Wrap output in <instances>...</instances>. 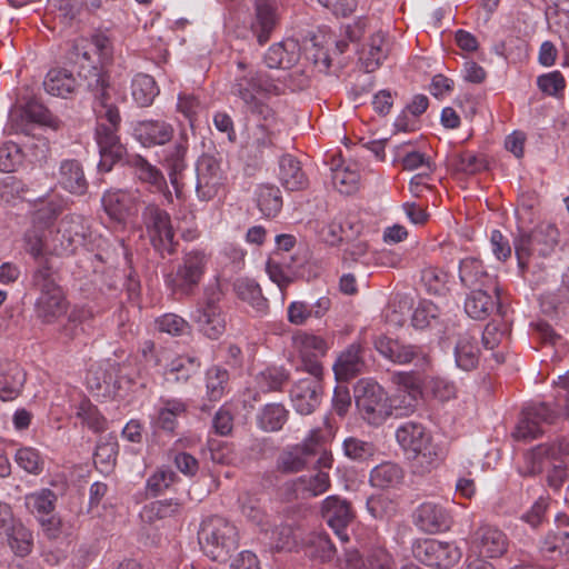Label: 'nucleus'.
<instances>
[{
  "label": "nucleus",
  "mask_w": 569,
  "mask_h": 569,
  "mask_svg": "<svg viewBox=\"0 0 569 569\" xmlns=\"http://www.w3.org/2000/svg\"><path fill=\"white\" fill-rule=\"evenodd\" d=\"M281 92L279 83L267 72L257 70L243 61L237 63L230 83V94L240 103L243 112L270 119L268 99Z\"/></svg>",
  "instance_id": "nucleus-1"
},
{
  "label": "nucleus",
  "mask_w": 569,
  "mask_h": 569,
  "mask_svg": "<svg viewBox=\"0 0 569 569\" xmlns=\"http://www.w3.org/2000/svg\"><path fill=\"white\" fill-rule=\"evenodd\" d=\"M560 232L552 223H540L530 232L515 238L513 247L518 269L522 277L531 273L536 283L546 280V266L541 260L550 258L559 246Z\"/></svg>",
  "instance_id": "nucleus-2"
},
{
  "label": "nucleus",
  "mask_w": 569,
  "mask_h": 569,
  "mask_svg": "<svg viewBox=\"0 0 569 569\" xmlns=\"http://www.w3.org/2000/svg\"><path fill=\"white\" fill-rule=\"evenodd\" d=\"M32 288L38 292L34 311L43 322L51 323L67 313L68 302L56 276L47 262L32 274Z\"/></svg>",
  "instance_id": "nucleus-3"
},
{
  "label": "nucleus",
  "mask_w": 569,
  "mask_h": 569,
  "mask_svg": "<svg viewBox=\"0 0 569 569\" xmlns=\"http://www.w3.org/2000/svg\"><path fill=\"white\" fill-rule=\"evenodd\" d=\"M400 447L413 459V471L426 473L431 471L439 461L438 447L432 443L430 433L417 422H406L396 431Z\"/></svg>",
  "instance_id": "nucleus-4"
},
{
  "label": "nucleus",
  "mask_w": 569,
  "mask_h": 569,
  "mask_svg": "<svg viewBox=\"0 0 569 569\" xmlns=\"http://www.w3.org/2000/svg\"><path fill=\"white\" fill-rule=\"evenodd\" d=\"M198 541L204 555L212 560H220L237 548L238 531L227 519L212 516L202 521Z\"/></svg>",
  "instance_id": "nucleus-5"
},
{
  "label": "nucleus",
  "mask_w": 569,
  "mask_h": 569,
  "mask_svg": "<svg viewBox=\"0 0 569 569\" xmlns=\"http://www.w3.org/2000/svg\"><path fill=\"white\" fill-rule=\"evenodd\" d=\"M68 58L80 66L79 74L87 81L86 76H90L91 70L104 72L103 66L112 58V46L103 34H96L91 39L78 38L73 41Z\"/></svg>",
  "instance_id": "nucleus-6"
},
{
  "label": "nucleus",
  "mask_w": 569,
  "mask_h": 569,
  "mask_svg": "<svg viewBox=\"0 0 569 569\" xmlns=\"http://www.w3.org/2000/svg\"><path fill=\"white\" fill-rule=\"evenodd\" d=\"M355 391L359 413L370 426L379 427L393 416L389 395L378 382L362 379Z\"/></svg>",
  "instance_id": "nucleus-7"
},
{
  "label": "nucleus",
  "mask_w": 569,
  "mask_h": 569,
  "mask_svg": "<svg viewBox=\"0 0 569 569\" xmlns=\"http://www.w3.org/2000/svg\"><path fill=\"white\" fill-rule=\"evenodd\" d=\"M210 254L199 248L184 251L176 270L168 276V282L176 292L190 295L203 278Z\"/></svg>",
  "instance_id": "nucleus-8"
},
{
  "label": "nucleus",
  "mask_w": 569,
  "mask_h": 569,
  "mask_svg": "<svg viewBox=\"0 0 569 569\" xmlns=\"http://www.w3.org/2000/svg\"><path fill=\"white\" fill-rule=\"evenodd\" d=\"M142 222L153 248L162 256L176 250L174 230L170 214L154 203H149L142 211Z\"/></svg>",
  "instance_id": "nucleus-9"
},
{
  "label": "nucleus",
  "mask_w": 569,
  "mask_h": 569,
  "mask_svg": "<svg viewBox=\"0 0 569 569\" xmlns=\"http://www.w3.org/2000/svg\"><path fill=\"white\" fill-rule=\"evenodd\" d=\"M220 300L221 292L218 288H207L203 300L191 315L200 331L210 339L220 338L226 330V317L219 305Z\"/></svg>",
  "instance_id": "nucleus-10"
},
{
  "label": "nucleus",
  "mask_w": 569,
  "mask_h": 569,
  "mask_svg": "<svg viewBox=\"0 0 569 569\" xmlns=\"http://www.w3.org/2000/svg\"><path fill=\"white\" fill-rule=\"evenodd\" d=\"M393 386L392 395L389 396L391 408L396 417L411 415L421 395V383L416 373L411 371H396L390 376Z\"/></svg>",
  "instance_id": "nucleus-11"
},
{
  "label": "nucleus",
  "mask_w": 569,
  "mask_h": 569,
  "mask_svg": "<svg viewBox=\"0 0 569 569\" xmlns=\"http://www.w3.org/2000/svg\"><path fill=\"white\" fill-rule=\"evenodd\" d=\"M292 348L300 360L298 370L322 377L323 368L320 358L328 351V343L323 338L301 331L292 337Z\"/></svg>",
  "instance_id": "nucleus-12"
},
{
  "label": "nucleus",
  "mask_w": 569,
  "mask_h": 569,
  "mask_svg": "<svg viewBox=\"0 0 569 569\" xmlns=\"http://www.w3.org/2000/svg\"><path fill=\"white\" fill-rule=\"evenodd\" d=\"M375 348L383 358L396 365L413 363L416 367L426 368L430 363L429 353L421 346L408 345L380 336L375 340Z\"/></svg>",
  "instance_id": "nucleus-13"
},
{
  "label": "nucleus",
  "mask_w": 569,
  "mask_h": 569,
  "mask_svg": "<svg viewBox=\"0 0 569 569\" xmlns=\"http://www.w3.org/2000/svg\"><path fill=\"white\" fill-rule=\"evenodd\" d=\"M221 157L203 153L196 163V191L201 200H211L226 182V174L221 168Z\"/></svg>",
  "instance_id": "nucleus-14"
},
{
  "label": "nucleus",
  "mask_w": 569,
  "mask_h": 569,
  "mask_svg": "<svg viewBox=\"0 0 569 569\" xmlns=\"http://www.w3.org/2000/svg\"><path fill=\"white\" fill-rule=\"evenodd\" d=\"M415 557L429 567L448 569L461 559L462 552L453 542L425 539L413 549Z\"/></svg>",
  "instance_id": "nucleus-15"
},
{
  "label": "nucleus",
  "mask_w": 569,
  "mask_h": 569,
  "mask_svg": "<svg viewBox=\"0 0 569 569\" xmlns=\"http://www.w3.org/2000/svg\"><path fill=\"white\" fill-rule=\"evenodd\" d=\"M84 222V218L78 214L62 218L56 233L52 234V251L57 254H63L73 252L78 246H81L88 232Z\"/></svg>",
  "instance_id": "nucleus-16"
},
{
  "label": "nucleus",
  "mask_w": 569,
  "mask_h": 569,
  "mask_svg": "<svg viewBox=\"0 0 569 569\" xmlns=\"http://www.w3.org/2000/svg\"><path fill=\"white\" fill-rule=\"evenodd\" d=\"M87 77L88 88L94 92L96 102L93 110L99 122L107 121V126L119 127L121 117L116 106L108 103L109 94V79L106 72H100L98 69L90 71Z\"/></svg>",
  "instance_id": "nucleus-17"
},
{
  "label": "nucleus",
  "mask_w": 569,
  "mask_h": 569,
  "mask_svg": "<svg viewBox=\"0 0 569 569\" xmlns=\"http://www.w3.org/2000/svg\"><path fill=\"white\" fill-rule=\"evenodd\" d=\"M556 413L546 403L531 405L523 409L512 436L516 440L531 441L543 433V426L553 421Z\"/></svg>",
  "instance_id": "nucleus-18"
},
{
  "label": "nucleus",
  "mask_w": 569,
  "mask_h": 569,
  "mask_svg": "<svg viewBox=\"0 0 569 569\" xmlns=\"http://www.w3.org/2000/svg\"><path fill=\"white\" fill-rule=\"evenodd\" d=\"M413 521L421 531L433 535L448 531L453 518L442 503L427 501L417 507Z\"/></svg>",
  "instance_id": "nucleus-19"
},
{
  "label": "nucleus",
  "mask_w": 569,
  "mask_h": 569,
  "mask_svg": "<svg viewBox=\"0 0 569 569\" xmlns=\"http://www.w3.org/2000/svg\"><path fill=\"white\" fill-rule=\"evenodd\" d=\"M280 22V9L276 0H253L251 31L259 44L269 41L271 33Z\"/></svg>",
  "instance_id": "nucleus-20"
},
{
  "label": "nucleus",
  "mask_w": 569,
  "mask_h": 569,
  "mask_svg": "<svg viewBox=\"0 0 569 569\" xmlns=\"http://www.w3.org/2000/svg\"><path fill=\"white\" fill-rule=\"evenodd\" d=\"M321 515L337 537L342 542H347L349 540L347 527L353 518L350 503L339 496H329L321 503Z\"/></svg>",
  "instance_id": "nucleus-21"
},
{
  "label": "nucleus",
  "mask_w": 569,
  "mask_h": 569,
  "mask_svg": "<svg viewBox=\"0 0 569 569\" xmlns=\"http://www.w3.org/2000/svg\"><path fill=\"white\" fill-rule=\"evenodd\" d=\"M322 377L310 375L308 378L298 380L291 389L290 396L293 408L300 415H310L319 406L322 387Z\"/></svg>",
  "instance_id": "nucleus-22"
},
{
  "label": "nucleus",
  "mask_w": 569,
  "mask_h": 569,
  "mask_svg": "<svg viewBox=\"0 0 569 569\" xmlns=\"http://www.w3.org/2000/svg\"><path fill=\"white\" fill-rule=\"evenodd\" d=\"M257 119L258 123L249 130L246 141V148L250 152H253L256 157L276 147L279 131L273 110H271L270 119H266L264 117H257Z\"/></svg>",
  "instance_id": "nucleus-23"
},
{
  "label": "nucleus",
  "mask_w": 569,
  "mask_h": 569,
  "mask_svg": "<svg viewBox=\"0 0 569 569\" xmlns=\"http://www.w3.org/2000/svg\"><path fill=\"white\" fill-rule=\"evenodd\" d=\"M472 546L481 556L499 558L507 552L509 540L507 535L499 528L483 525L475 531Z\"/></svg>",
  "instance_id": "nucleus-24"
},
{
  "label": "nucleus",
  "mask_w": 569,
  "mask_h": 569,
  "mask_svg": "<svg viewBox=\"0 0 569 569\" xmlns=\"http://www.w3.org/2000/svg\"><path fill=\"white\" fill-rule=\"evenodd\" d=\"M132 134L143 147L162 146L173 136V128L162 120H141L132 126Z\"/></svg>",
  "instance_id": "nucleus-25"
},
{
  "label": "nucleus",
  "mask_w": 569,
  "mask_h": 569,
  "mask_svg": "<svg viewBox=\"0 0 569 569\" xmlns=\"http://www.w3.org/2000/svg\"><path fill=\"white\" fill-rule=\"evenodd\" d=\"M495 310L500 311L498 290L477 287L466 298L465 311L470 318L483 320Z\"/></svg>",
  "instance_id": "nucleus-26"
},
{
  "label": "nucleus",
  "mask_w": 569,
  "mask_h": 569,
  "mask_svg": "<svg viewBox=\"0 0 569 569\" xmlns=\"http://www.w3.org/2000/svg\"><path fill=\"white\" fill-rule=\"evenodd\" d=\"M138 197L126 190H110L102 196V206L107 214L116 220L123 221L138 210Z\"/></svg>",
  "instance_id": "nucleus-27"
},
{
  "label": "nucleus",
  "mask_w": 569,
  "mask_h": 569,
  "mask_svg": "<svg viewBox=\"0 0 569 569\" xmlns=\"http://www.w3.org/2000/svg\"><path fill=\"white\" fill-rule=\"evenodd\" d=\"M128 164L133 170L134 177L142 183H148L154 190L163 192L168 202L172 201V194L168 190L163 173L140 154H132Z\"/></svg>",
  "instance_id": "nucleus-28"
},
{
  "label": "nucleus",
  "mask_w": 569,
  "mask_h": 569,
  "mask_svg": "<svg viewBox=\"0 0 569 569\" xmlns=\"http://www.w3.org/2000/svg\"><path fill=\"white\" fill-rule=\"evenodd\" d=\"M361 353V345L353 342L338 356L332 367L338 380L348 381L363 371L365 360Z\"/></svg>",
  "instance_id": "nucleus-29"
},
{
  "label": "nucleus",
  "mask_w": 569,
  "mask_h": 569,
  "mask_svg": "<svg viewBox=\"0 0 569 569\" xmlns=\"http://www.w3.org/2000/svg\"><path fill=\"white\" fill-rule=\"evenodd\" d=\"M26 382V372L13 361L0 362V399L9 401L16 399Z\"/></svg>",
  "instance_id": "nucleus-30"
},
{
  "label": "nucleus",
  "mask_w": 569,
  "mask_h": 569,
  "mask_svg": "<svg viewBox=\"0 0 569 569\" xmlns=\"http://www.w3.org/2000/svg\"><path fill=\"white\" fill-rule=\"evenodd\" d=\"M300 59V44L296 39H286L272 44L264 54V62L269 68L288 69Z\"/></svg>",
  "instance_id": "nucleus-31"
},
{
  "label": "nucleus",
  "mask_w": 569,
  "mask_h": 569,
  "mask_svg": "<svg viewBox=\"0 0 569 569\" xmlns=\"http://www.w3.org/2000/svg\"><path fill=\"white\" fill-rule=\"evenodd\" d=\"M459 278L465 287H488L492 292L497 291L495 280L485 270L482 262L475 257H467L460 261Z\"/></svg>",
  "instance_id": "nucleus-32"
},
{
  "label": "nucleus",
  "mask_w": 569,
  "mask_h": 569,
  "mask_svg": "<svg viewBox=\"0 0 569 569\" xmlns=\"http://www.w3.org/2000/svg\"><path fill=\"white\" fill-rule=\"evenodd\" d=\"M362 229L363 226L356 218H349L345 223L336 220L325 223L320 227L318 233L323 242L336 246L355 236H359Z\"/></svg>",
  "instance_id": "nucleus-33"
},
{
  "label": "nucleus",
  "mask_w": 569,
  "mask_h": 569,
  "mask_svg": "<svg viewBox=\"0 0 569 569\" xmlns=\"http://www.w3.org/2000/svg\"><path fill=\"white\" fill-rule=\"evenodd\" d=\"M187 411V405L180 399L160 398L152 421L157 428L173 432L177 428V420Z\"/></svg>",
  "instance_id": "nucleus-34"
},
{
  "label": "nucleus",
  "mask_w": 569,
  "mask_h": 569,
  "mask_svg": "<svg viewBox=\"0 0 569 569\" xmlns=\"http://www.w3.org/2000/svg\"><path fill=\"white\" fill-rule=\"evenodd\" d=\"M311 458L307 445L288 446L279 453L276 467L282 473H297L307 468Z\"/></svg>",
  "instance_id": "nucleus-35"
},
{
  "label": "nucleus",
  "mask_w": 569,
  "mask_h": 569,
  "mask_svg": "<svg viewBox=\"0 0 569 569\" xmlns=\"http://www.w3.org/2000/svg\"><path fill=\"white\" fill-rule=\"evenodd\" d=\"M388 56V42L386 33H373L366 47L360 52V62L366 72L377 70Z\"/></svg>",
  "instance_id": "nucleus-36"
},
{
  "label": "nucleus",
  "mask_w": 569,
  "mask_h": 569,
  "mask_svg": "<svg viewBox=\"0 0 569 569\" xmlns=\"http://www.w3.org/2000/svg\"><path fill=\"white\" fill-rule=\"evenodd\" d=\"M278 176L282 187L289 191L302 190L308 186V179L300 162L290 154L280 158Z\"/></svg>",
  "instance_id": "nucleus-37"
},
{
  "label": "nucleus",
  "mask_w": 569,
  "mask_h": 569,
  "mask_svg": "<svg viewBox=\"0 0 569 569\" xmlns=\"http://www.w3.org/2000/svg\"><path fill=\"white\" fill-rule=\"evenodd\" d=\"M58 181L63 189L74 194H83L88 189L82 166L73 159L61 162Z\"/></svg>",
  "instance_id": "nucleus-38"
},
{
  "label": "nucleus",
  "mask_w": 569,
  "mask_h": 569,
  "mask_svg": "<svg viewBox=\"0 0 569 569\" xmlns=\"http://www.w3.org/2000/svg\"><path fill=\"white\" fill-rule=\"evenodd\" d=\"M556 457V447L542 443L525 455L523 466L519 469L522 476H536L539 475L547 465L553 462Z\"/></svg>",
  "instance_id": "nucleus-39"
},
{
  "label": "nucleus",
  "mask_w": 569,
  "mask_h": 569,
  "mask_svg": "<svg viewBox=\"0 0 569 569\" xmlns=\"http://www.w3.org/2000/svg\"><path fill=\"white\" fill-rule=\"evenodd\" d=\"M77 87L72 72L66 69H51L43 81L44 90L54 97L67 98Z\"/></svg>",
  "instance_id": "nucleus-40"
},
{
  "label": "nucleus",
  "mask_w": 569,
  "mask_h": 569,
  "mask_svg": "<svg viewBox=\"0 0 569 569\" xmlns=\"http://www.w3.org/2000/svg\"><path fill=\"white\" fill-rule=\"evenodd\" d=\"M297 495L302 498L317 497L330 488V476L325 470H318L311 475H305L293 481Z\"/></svg>",
  "instance_id": "nucleus-41"
},
{
  "label": "nucleus",
  "mask_w": 569,
  "mask_h": 569,
  "mask_svg": "<svg viewBox=\"0 0 569 569\" xmlns=\"http://www.w3.org/2000/svg\"><path fill=\"white\" fill-rule=\"evenodd\" d=\"M289 411L281 403H268L257 413V426L264 432H277L288 421Z\"/></svg>",
  "instance_id": "nucleus-42"
},
{
  "label": "nucleus",
  "mask_w": 569,
  "mask_h": 569,
  "mask_svg": "<svg viewBox=\"0 0 569 569\" xmlns=\"http://www.w3.org/2000/svg\"><path fill=\"white\" fill-rule=\"evenodd\" d=\"M118 127L107 126L104 122H98L96 129V138L100 148L102 161L100 167H106L104 160L108 157L119 158L122 153V148L119 144V138L117 136Z\"/></svg>",
  "instance_id": "nucleus-43"
},
{
  "label": "nucleus",
  "mask_w": 569,
  "mask_h": 569,
  "mask_svg": "<svg viewBox=\"0 0 569 569\" xmlns=\"http://www.w3.org/2000/svg\"><path fill=\"white\" fill-rule=\"evenodd\" d=\"M456 365L465 371L475 369L479 361V348L476 338L469 333L459 337L455 348Z\"/></svg>",
  "instance_id": "nucleus-44"
},
{
  "label": "nucleus",
  "mask_w": 569,
  "mask_h": 569,
  "mask_svg": "<svg viewBox=\"0 0 569 569\" xmlns=\"http://www.w3.org/2000/svg\"><path fill=\"white\" fill-rule=\"evenodd\" d=\"M159 94V87L153 77L138 73L131 81V97L139 107H149Z\"/></svg>",
  "instance_id": "nucleus-45"
},
{
  "label": "nucleus",
  "mask_w": 569,
  "mask_h": 569,
  "mask_svg": "<svg viewBox=\"0 0 569 569\" xmlns=\"http://www.w3.org/2000/svg\"><path fill=\"white\" fill-rule=\"evenodd\" d=\"M4 532L11 550L17 556L26 557L32 551L33 535L20 520Z\"/></svg>",
  "instance_id": "nucleus-46"
},
{
  "label": "nucleus",
  "mask_w": 569,
  "mask_h": 569,
  "mask_svg": "<svg viewBox=\"0 0 569 569\" xmlns=\"http://www.w3.org/2000/svg\"><path fill=\"white\" fill-rule=\"evenodd\" d=\"M403 479V470L395 462H382L370 472V483L377 488H391Z\"/></svg>",
  "instance_id": "nucleus-47"
},
{
  "label": "nucleus",
  "mask_w": 569,
  "mask_h": 569,
  "mask_svg": "<svg viewBox=\"0 0 569 569\" xmlns=\"http://www.w3.org/2000/svg\"><path fill=\"white\" fill-rule=\"evenodd\" d=\"M233 289L236 295L242 301L249 303L258 312H264L268 308V301L262 296L259 284L251 279H238Z\"/></svg>",
  "instance_id": "nucleus-48"
},
{
  "label": "nucleus",
  "mask_w": 569,
  "mask_h": 569,
  "mask_svg": "<svg viewBox=\"0 0 569 569\" xmlns=\"http://www.w3.org/2000/svg\"><path fill=\"white\" fill-rule=\"evenodd\" d=\"M259 210L266 217H276L282 208L280 190L272 184H261L256 190Z\"/></svg>",
  "instance_id": "nucleus-49"
},
{
  "label": "nucleus",
  "mask_w": 569,
  "mask_h": 569,
  "mask_svg": "<svg viewBox=\"0 0 569 569\" xmlns=\"http://www.w3.org/2000/svg\"><path fill=\"white\" fill-rule=\"evenodd\" d=\"M56 501V493L47 488L31 492L24 498L27 509L39 518L50 515L54 510Z\"/></svg>",
  "instance_id": "nucleus-50"
},
{
  "label": "nucleus",
  "mask_w": 569,
  "mask_h": 569,
  "mask_svg": "<svg viewBox=\"0 0 569 569\" xmlns=\"http://www.w3.org/2000/svg\"><path fill=\"white\" fill-rule=\"evenodd\" d=\"M360 174L355 164L337 166L332 169L333 186L341 193L350 194L358 189Z\"/></svg>",
  "instance_id": "nucleus-51"
},
{
  "label": "nucleus",
  "mask_w": 569,
  "mask_h": 569,
  "mask_svg": "<svg viewBox=\"0 0 569 569\" xmlns=\"http://www.w3.org/2000/svg\"><path fill=\"white\" fill-rule=\"evenodd\" d=\"M228 370L218 366L209 368L206 373V388L209 399L220 400L228 388Z\"/></svg>",
  "instance_id": "nucleus-52"
},
{
  "label": "nucleus",
  "mask_w": 569,
  "mask_h": 569,
  "mask_svg": "<svg viewBox=\"0 0 569 569\" xmlns=\"http://www.w3.org/2000/svg\"><path fill=\"white\" fill-rule=\"evenodd\" d=\"M14 461L27 473L38 476L44 469V459L40 451L32 447L19 448L14 455Z\"/></svg>",
  "instance_id": "nucleus-53"
},
{
  "label": "nucleus",
  "mask_w": 569,
  "mask_h": 569,
  "mask_svg": "<svg viewBox=\"0 0 569 569\" xmlns=\"http://www.w3.org/2000/svg\"><path fill=\"white\" fill-rule=\"evenodd\" d=\"M448 273L438 267H426L421 271V282L431 295H443L448 290Z\"/></svg>",
  "instance_id": "nucleus-54"
},
{
  "label": "nucleus",
  "mask_w": 569,
  "mask_h": 569,
  "mask_svg": "<svg viewBox=\"0 0 569 569\" xmlns=\"http://www.w3.org/2000/svg\"><path fill=\"white\" fill-rule=\"evenodd\" d=\"M343 455L355 461H365L376 453V447L372 442L358 437H348L342 442Z\"/></svg>",
  "instance_id": "nucleus-55"
},
{
  "label": "nucleus",
  "mask_w": 569,
  "mask_h": 569,
  "mask_svg": "<svg viewBox=\"0 0 569 569\" xmlns=\"http://www.w3.org/2000/svg\"><path fill=\"white\" fill-rule=\"evenodd\" d=\"M180 510V505L172 500L154 501L143 507L141 517L144 521L150 523L171 518Z\"/></svg>",
  "instance_id": "nucleus-56"
},
{
  "label": "nucleus",
  "mask_w": 569,
  "mask_h": 569,
  "mask_svg": "<svg viewBox=\"0 0 569 569\" xmlns=\"http://www.w3.org/2000/svg\"><path fill=\"white\" fill-rule=\"evenodd\" d=\"M200 361L191 356H178L166 366V373L174 376L177 381L188 380L198 371Z\"/></svg>",
  "instance_id": "nucleus-57"
},
{
  "label": "nucleus",
  "mask_w": 569,
  "mask_h": 569,
  "mask_svg": "<svg viewBox=\"0 0 569 569\" xmlns=\"http://www.w3.org/2000/svg\"><path fill=\"white\" fill-rule=\"evenodd\" d=\"M108 371L107 365L92 367L86 377L88 388L97 396V397H113L114 390L113 387L102 385L103 379H107Z\"/></svg>",
  "instance_id": "nucleus-58"
},
{
  "label": "nucleus",
  "mask_w": 569,
  "mask_h": 569,
  "mask_svg": "<svg viewBox=\"0 0 569 569\" xmlns=\"http://www.w3.org/2000/svg\"><path fill=\"white\" fill-rule=\"evenodd\" d=\"M538 88L546 94L560 98L566 89V79L558 70L541 74L537 79Z\"/></svg>",
  "instance_id": "nucleus-59"
},
{
  "label": "nucleus",
  "mask_w": 569,
  "mask_h": 569,
  "mask_svg": "<svg viewBox=\"0 0 569 569\" xmlns=\"http://www.w3.org/2000/svg\"><path fill=\"white\" fill-rule=\"evenodd\" d=\"M118 445L113 441H100L94 451V463L102 472L110 471L117 460Z\"/></svg>",
  "instance_id": "nucleus-60"
},
{
  "label": "nucleus",
  "mask_w": 569,
  "mask_h": 569,
  "mask_svg": "<svg viewBox=\"0 0 569 569\" xmlns=\"http://www.w3.org/2000/svg\"><path fill=\"white\" fill-rule=\"evenodd\" d=\"M428 391L439 401H449L455 399L458 388L453 381L442 377H432L427 383Z\"/></svg>",
  "instance_id": "nucleus-61"
},
{
  "label": "nucleus",
  "mask_w": 569,
  "mask_h": 569,
  "mask_svg": "<svg viewBox=\"0 0 569 569\" xmlns=\"http://www.w3.org/2000/svg\"><path fill=\"white\" fill-rule=\"evenodd\" d=\"M77 417L93 431H101L106 427L104 418L99 413L96 406L88 400H83L79 403Z\"/></svg>",
  "instance_id": "nucleus-62"
},
{
  "label": "nucleus",
  "mask_w": 569,
  "mask_h": 569,
  "mask_svg": "<svg viewBox=\"0 0 569 569\" xmlns=\"http://www.w3.org/2000/svg\"><path fill=\"white\" fill-rule=\"evenodd\" d=\"M409 146V143H403L398 147L399 151H401L403 154L400 159L401 164L405 170H416L418 168L425 167L429 172H432L435 169L433 163L431 162L430 158L426 156L422 152L419 151H407L406 148Z\"/></svg>",
  "instance_id": "nucleus-63"
},
{
  "label": "nucleus",
  "mask_w": 569,
  "mask_h": 569,
  "mask_svg": "<svg viewBox=\"0 0 569 569\" xmlns=\"http://www.w3.org/2000/svg\"><path fill=\"white\" fill-rule=\"evenodd\" d=\"M286 379L287 377L283 371L277 368H268L256 377L257 386L262 392L279 390Z\"/></svg>",
  "instance_id": "nucleus-64"
}]
</instances>
